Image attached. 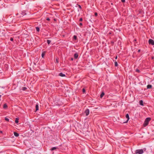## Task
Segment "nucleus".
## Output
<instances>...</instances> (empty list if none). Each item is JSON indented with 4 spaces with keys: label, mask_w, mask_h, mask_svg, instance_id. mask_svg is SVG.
Returning <instances> with one entry per match:
<instances>
[{
    "label": "nucleus",
    "mask_w": 154,
    "mask_h": 154,
    "mask_svg": "<svg viewBox=\"0 0 154 154\" xmlns=\"http://www.w3.org/2000/svg\"><path fill=\"white\" fill-rule=\"evenodd\" d=\"M152 86L150 85H148L147 86V89H150L152 88Z\"/></svg>",
    "instance_id": "12"
},
{
    "label": "nucleus",
    "mask_w": 154,
    "mask_h": 154,
    "mask_svg": "<svg viewBox=\"0 0 154 154\" xmlns=\"http://www.w3.org/2000/svg\"><path fill=\"white\" fill-rule=\"evenodd\" d=\"M5 120L7 122H9V119L8 118H7L6 117L5 118Z\"/></svg>",
    "instance_id": "22"
},
{
    "label": "nucleus",
    "mask_w": 154,
    "mask_h": 154,
    "mask_svg": "<svg viewBox=\"0 0 154 154\" xmlns=\"http://www.w3.org/2000/svg\"><path fill=\"white\" fill-rule=\"evenodd\" d=\"M126 117L127 119V120L126 122H124L125 123H127V122H128V121L129 120V115H128V114H127L126 115Z\"/></svg>",
    "instance_id": "5"
},
{
    "label": "nucleus",
    "mask_w": 154,
    "mask_h": 154,
    "mask_svg": "<svg viewBox=\"0 0 154 154\" xmlns=\"http://www.w3.org/2000/svg\"><path fill=\"white\" fill-rule=\"evenodd\" d=\"M36 111L38 110V104H36L35 106Z\"/></svg>",
    "instance_id": "13"
},
{
    "label": "nucleus",
    "mask_w": 154,
    "mask_h": 154,
    "mask_svg": "<svg viewBox=\"0 0 154 154\" xmlns=\"http://www.w3.org/2000/svg\"><path fill=\"white\" fill-rule=\"evenodd\" d=\"M59 75L61 77H65V75L63 74L62 72H60L59 74Z\"/></svg>",
    "instance_id": "8"
},
{
    "label": "nucleus",
    "mask_w": 154,
    "mask_h": 154,
    "mask_svg": "<svg viewBox=\"0 0 154 154\" xmlns=\"http://www.w3.org/2000/svg\"><path fill=\"white\" fill-rule=\"evenodd\" d=\"M8 107V106H7V105L6 104H5L4 105V106H3V108H4V109H6V108H7Z\"/></svg>",
    "instance_id": "15"
},
{
    "label": "nucleus",
    "mask_w": 154,
    "mask_h": 154,
    "mask_svg": "<svg viewBox=\"0 0 154 154\" xmlns=\"http://www.w3.org/2000/svg\"><path fill=\"white\" fill-rule=\"evenodd\" d=\"M139 104L140 105L143 106L144 105L143 103V101L142 100L140 101Z\"/></svg>",
    "instance_id": "10"
},
{
    "label": "nucleus",
    "mask_w": 154,
    "mask_h": 154,
    "mask_svg": "<svg viewBox=\"0 0 154 154\" xmlns=\"http://www.w3.org/2000/svg\"><path fill=\"white\" fill-rule=\"evenodd\" d=\"M136 72H139L140 71L138 69H136Z\"/></svg>",
    "instance_id": "26"
},
{
    "label": "nucleus",
    "mask_w": 154,
    "mask_h": 154,
    "mask_svg": "<svg viewBox=\"0 0 154 154\" xmlns=\"http://www.w3.org/2000/svg\"><path fill=\"white\" fill-rule=\"evenodd\" d=\"M21 14L22 15V16L26 14V13L25 11H22Z\"/></svg>",
    "instance_id": "6"
},
{
    "label": "nucleus",
    "mask_w": 154,
    "mask_h": 154,
    "mask_svg": "<svg viewBox=\"0 0 154 154\" xmlns=\"http://www.w3.org/2000/svg\"><path fill=\"white\" fill-rule=\"evenodd\" d=\"M85 112L86 114V116H87L89 113V110L88 109H87L85 110Z\"/></svg>",
    "instance_id": "4"
},
{
    "label": "nucleus",
    "mask_w": 154,
    "mask_h": 154,
    "mask_svg": "<svg viewBox=\"0 0 154 154\" xmlns=\"http://www.w3.org/2000/svg\"><path fill=\"white\" fill-rule=\"evenodd\" d=\"M148 42L149 45H154V41L152 39H149Z\"/></svg>",
    "instance_id": "3"
},
{
    "label": "nucleus",
    "mask_w": 154,
    "mask_h": 154,
    "mask_svg": "<svg viewBox=\"0 0 154 154\" xmlns=\"http://www.w3.org/2000/svg\"><path fill=\"white\" fill-rule=\"evenodd\" d=\"M27 88L26 87H23L22 88V90H23V91H25V90H26V89Z\"/></svg>",
    "instance_id": "19"
},
{
    "label": "nucleus",
    "mask_w": 154,
    "mask_h": 154,
    "mask_svg": "<svg viewBox=\"0 0 154 154\" xmlns=\"http://www.w3.org/2000/svg\"><path fill=\"white\" fill-rule=\"evenodd\" d=\"M45 53H42V57H44L45 56Z\"/></svg>",
    "instance_id": "23"
},
{
    "label": "nucleus",
    "mask_w": 154,
    "mask_h": 154,
    "mask_svg": "<svg viewBox=\"0 0 154 154\" xmlns=\"http://www.w3.org/2000/svg\"><path fill=\"white\" fill-rule=\"evenodd\" d=\"M95 16L96 17L97 15V12H95L94 14Z\"/></svg>",
    "instance_id": "29"
},
{
    "label": "nucleus",
    "mask_w": 154,
    "mask_h": 154,
    "mask_svg": "<svg viewBox=\"0 0 154 154\" xmlns=\"http://www.w3.org/2000/svg\"><path fill=\"white\" fill-rule=\"evenodd\" d=\"M82 25V23H80L79 24V26H81Z\"/></svg>",
    "instance_id": "31"
},
{
    "label": "nucleus",
    "mask_w": 154,
    "mask_h": 154,
    "mask_svg": "<svg viewBox=\"0 0 154 154\" xmlns=\"http://www.w3.org/2000/svg\"><path fill=\"white\" fill-rule=\"evenodd\" d=\"M140 49H139V50L138 51V52H140Z\"/></svg>",
    "instance_id": "34"
},
{
    "label": "nucleus",
    "mask_w": 154,
    "mask_h": 154,
    "mask_svg": "<svg viewBox=\"0 0 154 154\" xmlns=\"http://www.w3.org/2000/svg\"><path fill=\"white\" fill-rule=\"evenodd\" d=\"M73 38L75 39V40H76L77 38V36L75 35H74L73 36Z\"/></svg>",
    "instance_id": "21"
},
{
    "label": "nucleus",
    "mask_w": 154,
    "mask_h": 154,
    "mask_svg": "<svg viewBox=\"0 0 154 154\" xmlns=\"http://www.w3.org/2000/svg\"><path fill=\"white\" fill-rule=\"evenodd\" d=\"M82 92L83 93H85V90L84 88L82 89Z\"/></svg>",
    "instance_id": "25"
},
{
    "label": "nucleus",
    "mask_w": 154,
    "mask_h": 154,
    "mask_svg": "<svg viewBox=\"0 0 154 154\" xmlns=\"http://www.w3.org/2000/svg\"><path fill=\"white\" fill-rule=\"evenodd\" d=\"M14 135L16 137H18L19 136V134L16 132H14Z\"/></svg>",
    "instance_id": "9"
},
{
    "label": "nucleus",
    "mask_w": 154,
    "mask_h": 154,
    "mask_svg": "<svg viewBox=\"0 0 154 154\" xmlns=\"http://www.w3.org/2000/svg\"><path fill=\"white\" fill-rule=\"evenodd\" d=\"M117 56H116V57H115V59H117Z\"/></svg>",
    "instance_id": "36"
},
{
    "label": "nucleus",
    "mask_w": 154,
    "mask_h": 154,
    "mask_svg": "<svg viewBox=\"0 0 154 154\" xmlns=\"http://www.w3.org/2000/svg\"><path fill=\"white\" fill-rule=\"evenodd\" d=\"M143 150L145 151L146 150V149L144 148L143 149H137L135 151L136 153H138V154H142L143 153Z\"/></svg>",
    "instance_id": "2"
},
{
    "label": "nucleus",
    "mask_w": 154,
    "mask_h": 154,
    "mask_svg": "<svg viewBox=\"0 0 154 154\" xmlns=\"http://www.w3.org/2000/svg\"><path fill=\"white\" fill-rule=\"evenodd\" d=\"M57 148H58V147H53L51 149H50V150L51 151H53L56 149H57Z\"/></svg>",
    "instance_id": "11"
},
{
    "label": "nucleus",
    "mask_w": 154,
    "mask_h": 154,
    "mask_svg": "<svg viewBox=\"0 0 154 154\" xmlns=\"http://www.w3.org/2000/svg\"><path fill=\"white\" fill-rule=\"evenodd\" d=\"M79 8H80V9H81L82 8L81 6L80 5H79Z\"/></svg>",
    "instance_id": "33"
},
{
    "label": "nucleus",
    "mask_w": 154,
    "mask_h": 154,
    "mask_svg": "<svg viewBox=\"0 0 154 154\" xmlns=\"http://www.w3.org/2000/svg\"><path fill=\"white\" fill-rule=\"evenodd\" d=\"M143 1V0H140V1H142V2Z\"/></svg>",
    "instance_id": "39"
},
{
    "label": "nucleus",
    "mask_w": 154,
    "mask_h": 154,
    "mask_svg": "<svg viewBox=\"0 0 154 154\" xmlns=\"http://www.w3.org/2000/svg\"><path fill=\"white\" fill-rule=\"evenodd\" d=\"M121 2H125V0H121Z\"/></svg>",
    "instance_id": "32"
},
{
    "label": "nucleus",
    "mask_w": 154,
    "mask_h": 154,
    "mask_svg": "<svg viewBox=\"0 0 154 154\" xmlns=\"http://www.w3.org/2000/svg\"><path fill=\"white\" fill-rule=\"evenodd\" d=\"M118 65L117 62L116 61L115 62V66H117Z\"/></svg>",
    "instance_id": "18"
},
{
    "label": "nucleus",
    "mask_w": 154,
    "mask_h": 154,
    "mask_svg": "<svg viewBox=\"0 0 154 154\" xmlns=\"http://www.w3.org/2000/svg\"><path fill=\"white\" fill-rule=\"evenodd\" d=\"M46 20L48 21H49L50 20V19L49 17H47L46 18Z\"/></svg>",
    "instance_id": "30"
},
{
    "label": "nucleus",
    "mask_w": 154,
    "mask_h": 154,
    "mask_svg": "<svg viewBox=\"0 0 154 154\" xmlns=\"http://www.w3.org/2000/svg\"><path fill=\"white\" fill-rule=\"evenodd\" d=\"M18 120L19 119L18 118H16L15 120V123H17L18 122Z\"/></svg>",
    "instance_id": "16"
},
{
    "label": "nucleus",
    "mask_w": 154,
    "mask_h": 154,
    "mask_svg": "<svg viewBox=\"0 0 154 154\" xmlns=\"http://www.w3.org/2000/svg\"><path fill=\"white\" fill-rule=\"evenodd\" d=\"M10 41H13L14 40L13 38L12 37L10 39Z\"/></svg>",
    "instance_id": "28"
},
{
    "label": "nucleus",
    "mask_w": 154,
    "mask_h": 154,
    "mask_svg": "<svg viewBox=\"0 0 154 154\" xmlns=\"http://www.w3.org/2000/svg\"><path fill=\"white\" fill-rule=\"evenodd\" d=\"M36 30L38 32H39L40 30V29L39 27H36Z\"/></svg>",
    "instance_id": "20"
},
{
    "label": "nucleus",
    "mask_w": 154,
    "mask_h": 154,
    "mask_svg": "<svg viewBox=\"0 0 154 154\" xmlns=\"http://www.w3.org/2000/svg\"><path fill=\"white\" fill-rule=\"evenodd\" d=\"M104 92H102L101 94L100 95V97L101 98L104 95Z\"/></svg>",
    "instance_id": "14"
},
{
    "label": "nucleus",
    "mask_w": 154,
    "mask_h": 154,
    "mask_svg": "<svg viewBox=\"0 0 154 154\" xmlns=\"http://www.w3.org/2000/svg\"><path fill=\"white\" fill-rule=\"evenodd\" d=\"M78 54L77 53H75L74 54V57L75 59H77L78 57Z\"/></svg>",
    "instance_id": "7"
},
{
    "label": "nucleus",
    "mask_w": 154,
    "mask_h": 154,
    "mask_svg": "<svg viewBox=\"0 0 154 154\" xmlns=\"http://www.w3.org/2000/svg\"><path fill=\"white\" fill-rule=\"evenodd\" d=\"M1 95L0 94V98L1 97Z\"/></svg>",
    "instance_id": "38"
},
{
    "label": "nucleus",
    "mask_w": 154,
    "mask_h": 154,
    "mask_svg": "<svg viewBox=\"0 0 154 154\" xmlns=\"http://www.w3.org/2000/svg\"><path fill=\"white\" fill-rule=\"evenodd\" d=\"M0 133H2V131H0Z\"/></svg>",
    "instance_id": "35"
},
{
    "label": "nucleus",
    "mask_w": 154,
    "mask_h": 154,
    "mask_svg": "<svg viewBox=\"0 0 154 154\" xmlns=\"http://www.w3.org/2000/svg\"><path fill=\"white\" fill-rule=\"evenodd\" d=\"M151 120V118H146L143 124L144 126H147L149 123V122Z\"/></svg>",
    "instance_id": "1"
},
{
    "label": "nucleus",
    "mask_w": 154,
    "mask_h": 154,
    "mask_svg": "<svg viewBox=\"0 0 154 154\" xmlns=\"http://www.w3.org/2000/svg\"><path fill=\"white\" fill-rule=\"evenodd\" d=\"M134 40L135 41H136V39H134Z\"/></svg>",
    "instance_id": "40"
},
{
    "label": "nucleus",
    "mask_w": 154,
    "mask_h": 154,
    "mask_svg": "<svg viewBox=\"0 0 154 154\" xmlns=\"http://www.w3.org/2000/svg\"><path fill=\"white\" fill-rule=\"evenodd\" d=\"M82 20H83V19H82V18L81 17L80 18L79 21H82Z\"/></svg>",
    "instance_id": "27"
},
{
    "label": "nucleus",
    "mask_w": 154,
    "mask_h": 154,
    "mask_svg": "<svg viewBox=\"0 0 154 154\" xmlns=\"http://www.w3.org/2000/svg\"><path fill=\"white\" fill-rule=\"evenodd\" d=\"M56 62L58 63H59V59L58 58H56Z\"/></svg>",
    "instance_id": "24"
},
{
    "label": "nucleus",
    "mask_w": 154,
    "mask_h": 154,
    "mask_svg": "<svg viewBox=\"0 0 154 154\" xmlns=\"http://www.w3.org/2000/svg\"><path fill=\"white\" fill-rule=\"evenodd\" d=\"M73 60V58H71V60Z\"/></svg>",
    "instance_id": "37"
},
{
    "label": "nucleus",
    "mask_w": 154,
    "mask_h": 154,
    "mask_svg": "<svg viewBox=\"0 0 154 154\" xmlns=\"http://www.w3.org/2000/svg\"><path fill=\"white\" fill-rule=\"evenodd\" d=\"M47 42L48 44L49 45L51 42V41L49 40H47Z\"/></svg>",
    "instance_id": "17"
}]
</instances>
